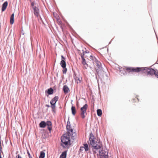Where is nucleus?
I'll list each match as a JSON object with an SVG mask.
<instances>
[{
  "label": "nucleus",
  "instance_id": "nucleus-1",
  "mask_svg": "<svg viewBox=\"0 0 158 158\" xmlns=\"http://www.w3.org/2000/svg\"><path fill=\"white\" fill-rule=\"evenodd\" d=\"M127 72H138L141 71L145 70L148 75L152 76L155 75V76L158 78V70L154 69L148 67H136V68H128L126 69Z\"/></svg>",
  "mask_w": 158,
  "mask_h": 158
},
{
  "label": "nucleus",
  "instance_id": "nucleus-2",
  "mask_svg": "<svg viewBox=\"0 0 158 158\" xmlns=\"http://www.w3.org/2000/svg\"><path fill=\"white\" fill-rule=\"evenodd\" d=\"M94 136L93 134L91 133L89 138V140L90 142V145L92 146L93 151L94 154H96L97 155L99 154V152H101V150H100L102 147V142L100 140H97L95 141L94 140Z\"/></svg>",
  "mask_w": 158,
  "mask_h": 158
},
{
  "label": "nucleus",
  "instance_id": "nucleus-3",
  "mask_svg": "<svg viewBox=\"0 0 158 158\" xmlns=\"http://www.w3.org/2000/svg\"><path fill=\"white\" fill-rule=\"evenodd\" d=\"M71 135L68 134H64L61 137V141L65 145H68L69 142L70 141Z\"/></svg>",
  "mask_w": 158,
  "mask_h": 158
},
{
  "label": "nucleus",
  "instance_id": "nucleus-4",
  "mask_svg": "<svg viewBox=\"0 0 158 158\" xmlns=\"http://www.w3.org/2000/svg\"><path fill=\"white\" fill-rule=\"evenodd\" d=\"M88 108V105L86 104L81 108L80 115L82 118H84L85 117V114H87L86 110Z\"/></svg>",
  "mask_w": 158,
  "mask_h": 158
},
{
  "label": "nucleus",
  "instance_id": "nucleus-5",
  "mask_svg": "<svg viewBox=\"0 0 158 158\" xmlns=\"http://www.w3.org/2000/svg\"><path fill=\"white\" fill-rule=\"evenodd\" d=\"M99 155L100 158H108V150L107 149L102 150H101V152H99Z\"/></svg>",
  "mask_w": 158,
  "mask_h": 158
},
{
  "label": "nucleus",
  "instance_id": "nucleus-6",
  "mask_svg": "<svg viewBox=\"0 0 158 158\" xmlns=\"http://www.w3.org/2000/svg\"><path fill=\"white\" fill-rule=\"evenodd\" d=\"M95 64L96 66V71L98 74L99 73L100 71L102 70V67L101 63L98 60L96 61L94 64Z\"/></svg>",
  "mask_w": 158,
  "mask_h": 158
},
{
  "label": "nucleus",
  "instance_id": "nucleus-7",
  "mask_svg": "<svg viewBox=\"0 0 158 158\" xmlns=\"http://www.w3.org/2000/svg\"><path fill=\"white\" fill-rule=\"evenodd\" d=\"M33 9L34 10V14L35 16L38 17L39 16V10L38 7L36 6H33Z\"/></svg>",
  "mask_w": 158,
  "mask_h": 158
},
{
  "label": "nucleus",
  "instance_id": "nucleus-8",
  "mask_svg": "<svg viewBox=\"0 0 158 158\" xmlns=\"http://www.w3.org/2000/svg\"><path fill=\"white\" fill-rule=\"evenodd\" d=\"M66 129L68 131L66 134L71 135L72 133H73V129L71 128L70 126H66Z\"/></svg>",
  "mask_w": 158,
  "mask_h": 158
},
{
  "label": "nucleus",
  "instance_id": "nucleus-9",
  "mask_svg": "<svg viewBox=\"0 0 158 158\" xmlns=\"http://www.w3.org/2000/svg\"><path fill=\"white\" fill-rule=\"evenodd\" d=\"M46 125L48 126V129L49 131H51L52 129V123L50 121H47L46 123Z\"/></svg>",
  "mask_w": 158,
  "mask_h": 158
},
{
  "label": "nucleus",
  "instance_id": "nucleus-10",
  "mask_svg": "<svg viewBox=\"0 0 158 158\" xmlns=\"http://www.w3.org/2000/svg\"><path fill=\"white\" fill-rule=\"evenodd\" d=\"M89 58L92 61L94 64L98 60V59L94 56L92 55L90 56Z\"/></svg>",
  "mask_w": 158,
  "mask_h": 158
},
{
  "label": "nucleus",
  "instance_id": "nucleus-11",
  "mask_svg": "<svg viewBox=\"0 0 158 158\" xmlns=\"http://www.w3.org/2000/svg\"><path fill=\"white\" fill-rule=\"evenodd\" d=\"M8 5V2L7 1L5 2L2 4V11H4L6 9Z\"/></svg>",
  "mask_w": 158,
  "mask_h": 158
},
{
  "label": "nucleus",
  "instance_id": "nucleus-12",
  "mask_svg": "<svg viewBox=\"0 0 158 158\" xmlns=\"http://www.w3.org/2000/svg\"><path fill=\"white\" fill-rule=\"evenodd\" d=\"M63 90L64 93L65 94L67 93L69 91V89L66 85H64L63 87Z\"/></svg>",
  "mask_w": 158,
  "mask_h": 158
},
{
  "label": "nucleus",
  "instance_id": "nucleus-13",
  "mask_svg": "<svg viewBox=\"0 0 158 158\" xmlns=\"http://www.w3.org/2000/svg\"><path fill=\"white\" fill-rule=\"evenodd\" d=\"M14 21V14H12L10 17V23L11 24H12Z\"/></svg>",
  "mask_w": 158,
  "mask_h": 158
},
{
  "label": "nucleus",
  "instance_id": "nucleus-14",
  "mask_svg": "<svg viewBox=\"0 0 158 158\" xmlns=\"http://www.w3.org/2000/svg\"><path fill=\"white\" fill-rule=\"evenodd\" d=\"M67 155V151H64L63 152L60 156V158H66Z\"/></svg>",
  "mask_w": 158,
  "mask_h": 158
},
{
  "label": "nucleus",
  "instance_id": "nucleus-15",
  "mask_svg": "<svg viewBox=\"0 0 158 158\" xmlns=\"http://www.w3.org/2000/svg\"><path fill=\"white\" fill-rule=\"evenodd\" d=\"M60 64L62 67H66V63L65 60H61L60 61Z\"/></svg>",
  "mask_w": 158,
  "mask_h": 158
},
{
  "label": "nucleus",
  "instance_id": "nucleus-16",
  "mask_svg": "<svg viewBox=\"0 0 158 158\" xmlns=\"http://www.w3.org/2000/svg\"><path fill=\"white\" fill-rule=\"evenodd\" d=\"M46 125V122L44 121H42L40 124V126L41 127L44 128L45 127Z\"/></svg>",
  "mask_w": 158,
  "mask_h": 158
},
{
  "label": "nucleus",
  "instance_id": "nucleus-17",
  "mask_svg": "<svg viewBox=\"0 0 158 158\" xmlns=\"http://www.w3.org/2000/svg\"><path fill=\"white\" fill-rule=\"evenodd\" d=\"M72 113L73 115H74L76 113L75 107L74 106H72L71 107Z\"/></svg>",
  "mask_w": 158,
  "mask_h": 158
},
{
  "label": "nucleus",
  "instance_id": "nucleus-18",
  "mask_svg": "<svg viewBox=\"0 0 158 158\" xmlns=\"http://www.w3.org/2000/svg\"><path fill=\"white\" fill-rule=\"evenodd\" d=\"M50 103L51 104V107L52 109L55 108L56 107V105L53 101H52V100H51L50 102Z\"/></svg>",
  "mask_w": 158,
  "mask_h": 158
},
{
  "label": "nucleus",
  "instance_id": "nucleus-19",
  "mask_svg": "<svg viewBox=\"0 0 158 158\" xmlns=\"http://www.w3.org/2000/svg\"><path fill=\"white\" fill-rule=\"evenodd\" d=\"M84 149H85V151L87 152L89 150L88 146L87 143H85L84 144Z\"/></svg>",
  "mask_w": 158,
  "mask_h": 158
},
{
  "label": "nucleus",
  "instance_id": "nucleus-20",
  "mask_svg": "<svg viewBox=\"0 0 158 158\" xmlns=\"http://www.w3.org/2000/svg\"><path fill=\"white\" fill-rule=\"evenodd\" d=\"M45 153L43 151H41L40 152V155L39 156V158H44L45 157Z\"/></svg>",
  "mask_w": 158,
  "mask_h": 158
},
{
  "label": "nucleus",
  "instance_id": "nucleus-21",
  "mask_svg": "<svg viewBox=\"0 0 158 158\" xmlns=\"http://www.w3.org/2000/svg\"><path fill=\"white\" fill-rule=\"evenodd\" d=\"M97 114L98 116H101L102 114V111L101 109H98L97 110Z\"/></svg>",
  "mask_w": 158,
  "mask_h": 158
},
{
  "label": "nucleus",
  "instance_id": "nucleus-22",
  "mask_svg": "<svg viewBox=\"0 0 158 158\" xmlns=\"http://www.w3.org/2000/svg\"><path fill=\"white\" fill-rule=\"evenodd\" d=\"M59 99V97L58 96H56L55 97L53 98L52 100V101H53L54 102V103L55 104H56V103L57 101Z\"/></svg>",
  "mask_w": 158,
  "mask_h": 158
},
{
  "label": "nucleus",
  "instance_id": "nucleus-23",
  "mask_svg": "<svg viewBox=\"0 0 158 158\" xmlns=\"http://www.w3.org/2000/svg\"><path fill=\"white\" fill-rule=\"evenodd\" d=\"M53 90L52 88H50L48 90V93L49 94L51 95L53 93Z\"/></svg>",
  "mask_w": 158,
  "mask_h": 158
},
{
  "label": "nucleus",
  "instance_id": "nucleus-24",
  "mask_svg": "<svg viewBox=\"0 0 158 158\" xmlns=\"http://www.w3.org/2000/svg\"><path fill=\"white\" fill-rule=\"evenodd\" d=\"M63 68L62 72L63 74H66V72L67 71V69L66 68V67H62Z\"/></svg>",
  "mask_w": 158,
  "mask_h": 158
},
{
  "label": "nucleus",
  "instance_id": "nucleus-25",
  "mask_svg": "<svg viewBox=\"0 0 158 158\" xmlns=\"http://www.w3.org/2000/svg\"><path fill=\"white\" fill-rule=\"evenodd\" d=\"M82 63L83 64H86V61L84 58L82 57Z\"/></svg>",
  "mask_w": 158,
  "mask_h": 158
},
{
  "label": "nucleus",
  "instance_id": "nucleus-26",
  "mask_svg": "<svg viewBox=\"0 0 158 158\" xmlns=\"http://www.w3.org/2000/svg\"><path fill=\"white\" fill-rule=\"evenodd\" d=\"M120 72L121 73V74H123V75H124L126 73V71L124 69H123V70H121Z\"/></svg>",
  "mask_w": 158,
  "mask_h": 158
},
{
  "label": "nucleus",
  "instance_id": "nucleus-27",
  "mask_svg": "<svg viewBox=\"0 0 158 158\" xmlns=\"http://www.w3.org/2000/svg\"><path fill=\"white\" fill-rule=\"evenodd\" d=\"M84 65L83 68L85 69H87L88 67V65L86 63V64H83Z\"/></svg>",
  "mask_w": 158,
  "mask_h": 158
},
{
  "label": "nucleus",
  "instance_id": "nucleus-28",
  "mask_svg": "<svg viewBox=\"0 0 158 158\" xmlns=\"http://www.w3.org/2000/svg\"><path fill=\"white\" fill-rule=\"evenodd\" d=\"M81 80H82V78H78V79H77V81L78 80L79 81V83H80L81 82Z\"/></svg>",
  "mask_w": 158,
  "mask_h": 158
},
{
  "label": "nucleus",
  "instance_id": "nucleus-29",
  "mask_svg": "<svg viewBox=\"0 0 158 158\" xmlns=\"http://www.w3.org/2000/svg\"><path fill=\"white\" fill-rule=\"evenodd\" d=\"M61 57L62 60H65V58L64 57V56L63 55L61 56Z\"/></svg>",
  "mask_w": 158,
  "mask_h": 158
},
{
  "label": "nucleus",
  "instance_id": "nucleus-30",
  "mask_svg": "<svg viewBox=\"0 0 158 158\" xmlns=\"http://www.w3.org/2000/svg\"><path fill=\"white\" fill-rule=\"evenodd\" d=\"M27 154L28 155L29 158H32V157L31 156L29 152H27Z\"/></svg>",
  "mask_w": 158,
  "mask_h": 158
},
{
  "label": "nucleus",
  "instance_id": "nucleus-31",
  "mask_svg": "<svg viewBox=\"0 0 158 158\" xmlns=\"http://www.w3.org/2000/svg\"><path fill=\"white\" fill-rule=\"evenodd\" d=\"M84 149V147H81L80 148V151H82Z\"/></svg>",
  "mask_w": 158,
  "mask_h": 158
},
{
  "label": "nucleus",
  "instance_id": "nucleus-32",
  "mask_svg": "<svg viewBox=\"0 0 158 158\" xmlns=\"http://www.w3.org/2000/svg\"><path fill=\"white\" fill-rule=\"evenodd\" d=\"M16 158H22L21 156L19 155V154L18 155L16 156Z\"/></svg>",
  "mask_w": 158,
  "mask_h": 158
},
{
  "label": "nucleus",
  "instance_id": "nucleus-33",
  "mask_svg": "<svg viewBox=\"0 0 158 158\" xmlns=\"http://www.w3.org/2000/svg\"><path fill=\"white\" fill-rule=\"evenodd\" d=\"M68 125L70 126V123L69 121V120L67 122V126H68Z\"/></svg>",
  "mask_w": 158,
  "mask_h": 158
},
{
  "label": "nucleus",
  "instance_id": "nucleus-34",
  "mask_svg": "<svg viewBox=\"0 0 158 158\" xmlns=\"http://www.w3.org/2000/svg\"><path fill=\"white\" fill-rule=\"evenodd\" d=\"M83 54H81V56L82 59V57H83V58H84V52H83Z\"/></svg>",
  "mask_w": 158,
  "mask_h": 158
},
{
  "label": "nucleus",
  "instance_id": "nucleus-35",
  "mask_svg": "<svg viewBox=\"0 0 158 158\" xmlns=\"http://www.w3.org/2000/svg\"><path fill=\"white\" fill-rule=\"evenodd\" d=\"M2 151V147L1 145V143H0V152H1Z\"/></svg>",
  "mask_w": 158,
  "mask_h": 158
},
{
  "label": "nucleus",
  "instance_id": "nucleus-36",
  "mask_svg": "<svg viewBox=\"0 0 158 158\" xmlns=\"http://www.w3.org/2000/svg\"><path fill=\"white\" fill-rule=\"evenodd\" d=\"M45 106L46 107H50L51 106L49 105H48V104L46 105Z\"/></svg>",
  "mask_w": 158,
  "mask_h": 158
},
{
  "label": "nucleus",
  "instance_id": "nucleus-37",
  "mask_svg": "<svg viewBox=\"0 0 158 158\" xmlns=\"http://www.w3.org/2000/svg\"><path fill=\"white\" fill-rule=\"evenodd\" d=\"M31 5L32 6H33H33H34V3H31Z\"/></svg>",
  "mask_w": 158,
  "mask_h": 158
},
{
  "label": "nucleus",
  "instance_id": "nucleus-38",
  "mask_svg": "<svg viewBox=\"0 0 158 158\" xmlns=\"http://www.w3.org/2000/svg\"><path fill=\"white\" fill-rule=\"evenodd\" d=\"M52 111L53 112H54L55 111V108H54L53 109H52Z\"/></svg>",
  "mask_w": 158,
  "mask_h": 158
},
{
  "label": "nucleus",
  "instance_id": "nucleus-39",
  "mask_svg": "<svg viewBox=\"0 0 158 158\" xmlns=\"http://www.w3.org/2000/svg\"><path fill=\"white\" fill-rule=\"evenodd\" d=\"M88 52H87V51H86L84 53H87Z\"/></svg>",
  "mask_w": 158,
  "mask_h": 158
},
{
  "label": "nucleus",
  "instance_id": "nucleus-40",
  "mask_svg": "<svg viewBox=\"0 0 158 158\" xmlns=\"http://www.w3.org/2000/svg\"><path fill=\"white\" fill-rule=\"evenodd\" d=\"M96 79L97 78V74H96Z\"/></svg>",
  "mask_w": 158,
  "mask_h": 158
},
{
  "label": "nucleus",
  "instance_id": "nucleus-41",
  "mask_svg": "<svg viewBox=\"0 0 158 158\" xmlns=\"http://www.w3.org/2000/svg\"><path fill=\"white\" fill-rule=\"evenodd\" d=\"M73 100H71V102H73Z\"/></svg>",
  "mask_w": 158,
  "mask_h": 158
}]
</instances>
